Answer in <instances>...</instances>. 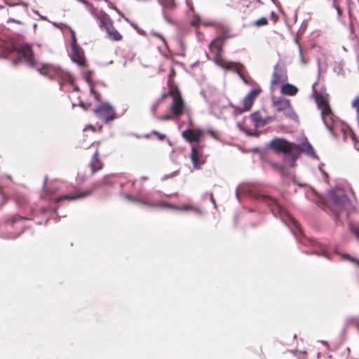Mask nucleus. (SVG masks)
<instances>
[{
	"label": "nucleus",
	"mask_w": 359,
	"mask_h": 359,
	"mask_svg": "<svg viewBox=\"0 0 359 359\" xmlns=\"http://www.w3.org/2000/svg\"><path fill=\"white\" fill-rule=\"evenodd\" d=\"M39 73L44 76H48L50 79H53L55 77L57 76L60 73L61 69H38Z\"/></svg>",
	"instance_id": "obj_24"
},
{
	"label": "nucleus",
	"mask_w": 359,
	"mask_h": 359,
	"mask_svg": "<svg viewBox=\"0 0 359 359\" xmlns=\"http://www.w3.org/2000/svg\"><path fill=\"white\" fill-rule=\"evenodd\" d=\"M33 11H34V13L35 14L38 15L40 17V18H41V19H42V20H46V17H44V16H42V15H39V13L38 11L33 10Z\"/></svg>",
	"instance_id": "obj_46"
},
{
	"label": "nucleus",
	"mask_w": 359,
	"mask_h": 359,
	"mask_svg": "<svg viewBox=\"0 0 359 359\" xmlns=\"http://www.w3.org/2000/svg\"><path fill=\"white\" fill-rule=\"evenodd\" d=\"M8 22H15V23H18V24H22L21 21L15 20L13 18H9L8 20Z\"/></svg>",
	"instance_id": "obj_43"
},
{
	"label": "nucleus",
	"mask_w": 359,
	"mask_h": 359,
	"mask_svg": "<svg viewBox=\"0 0 359 359\" xmlns=\"http://www.w3.org/2000/svg\"><path fill=\"white\" fill-rule=\"evenodd\" d=\"M25 201V198H22L21 201H17V203L20 204V205H22L24 203V202Z\"/></svg>",
	"instance_id": "obj_51"
},
{
	"label": "nucleus",
	"mask_w": 359,
	"mask_h": 359,
	"mask_svg": "<svg viewBox=\"0 0 359 359\" xmlns=\"http://www.w3.org/2000/svg\"><path fill=\"white\" fill-rule=\"evenodd\" d=\"M203 144H191L190 159L194 168L196 169H199L205 163V157L203 155Z\"/></svg>",
	"instance_id": "obj_9"
},
{
	"label": "nucleus",
	"mask_w": 359,
	"mask_h": 359,
	"mask_svg": "<svg viewBox=\"0 0 359 359\" xmlns=\"http://www.w3.org/2000/svg\"><path fill=\"white\" fill-rule=\"evenodd\" d=\"M273 120V118L271 116H267L266 118H263V121L262 123V126L266 125L267 123L271 122Z\"/></svg>",
	"instance_id": "obj_36"
},
{
	"label": "nucleus",
	"mask_w": 359,
	"mask_h": 359,
	"mask_svg": "<svg viewBox=\"0 0 359 359\" xmlns=\"http://www.w3.org/2000/svg\"><path fill=\"white\" fill-rule=\"evenodd\" d=\"M184 109V104L182 96L172 97V103L170 105L172 113L175 116H180Z\"/></svg>",
	"instance_id": "obj_17"
},
{
	"label": "nucleus",
	"mask_w": 359,
	"mask_h": 359,
	"mask_svg": "<svg viewBox=\"0 0 359 359\" xmlns=\"http://www.w3.org/2000/svg\"><path fill=\"white\" fill-rule=\"evenodd\" d=\"M69 30L72 37L71 44L72 53L71 58L72 61L74 62L77 65L84 66L86 65V59L84 57L83 50L76 43L75 32L71 28H69Z\"/></svg>",
	"instance_id": "obj_10"
},
{
	"label": "nucleus",
	"mask_w": 359,
	"mask_h": 359,
	"mask_svg": "<svg viewBox=\"0 0 359 359\" xmlns=\"http://www.w3.org/2000/svg\"><path fill=\"white\" fill-rule=\"evenodd\" d=\"M163 8L171 9L175 6L174 0H158Z\"/></svg>",
	"instance_id": "obj_27"
},
{
	"label": "nucleus",
	"mask_w": 359,
	"mask_h": 359,
	"mask_svg": "<svg viewBox=\"0 0 359 359\" xmlns=\"http://www.w3.org/2000/svg\"><path fill=\"white\" fill-rule=\"evenodd\" d=\"M95 115L107 123L116 118V114L114 107L107 102L100 104L93 109Z\"/></svg>",
	"instance_id": "obj_8"
},
{
	"label": "nucleus",
	"mask_w": 359,
	"mask_h": 359,
	"mask_svg": "<svg viewBox=\"0 0 359 359\" xmlns=\"http://www.w3.org/2000/svg\"><path fill=\"white\" fill-rule=\"evenodd\" d=\"M26 217H22L18 215L13 216L5 224L6 231L11 238H16L24 231V222Z\"/></svg>",
	"instance_id": "obj_4"
},
{
	"label": "nucleus",
	"mask_w": 359,
	"mask_h": 359,
	"mask_svg": "<svg viewBox=\"0 0 359 359\" xmlns=\"http://www.w3.org/2000/svg\"><path fill=\"white\" fill-rule=\"evenodd\" d=\"M268 163L273 169L278 171L279 172H280V171L283 170V168L284 167L280 164L276 163L272 161H269Z\"/></svg>",
	"instance_id": "obj_30"
},
{
	"label": "nucleus",
	"mask_w": 359,
	"mask_h": 359,
	"mask_svg": "<svg viewBox=\"0 0 359 359\" xmlns=\"http://www.w3.org/2000/svg\"><path fill=\"white\" fill-rule=\"evenodd\" d=\"M159 103H160V102H156V104L152 107V109H152V112H153V114H156V110H157V108H158V104H159Z\"/></svg>",
	"instance_id": "obj_40"
},
{
	"label": "nucleus",
	"mask_w": 359,
	"mask_h": 359,
	"mask_svg": "<svg viewBox=\"0 0 359 359\" xmlns=\"http://www.w3.org/2000/svg\"><path fill=\"white\" fill-rule=\"evenodd\" d=\"M99 146L100 142H95L88 148L90 153L92 154V158L88 163L91 175H94L104 168V163L100 158Z\"/></svg>",
	"instance_id": "obj_7"
},
{
	"label": "nucleus",
	"mask_w": 359,
	"mask_h": 359,
	"mask_svg": "<svg viewBox=\"0 0 359 359\" xmlns=\"http://www.w3.org/2000/svg\"><path fill=\"white\" fill-rule=\"evenodd\" d=\"M280 173L285 183L297 182L296 175L294 171L288 170L283 167V170H281Z\"/></svg>",
	"instance_id": "obj_21"
},
{
	"label": "nucleus",
	"mask_w": 359,
	"mask_h": 359,
	"mask_svg": "<svg viewBox=\"0 0 359 359\" xmlns=\"http://www.w3.org/2000/svg\"><path fill=\"white\" fill-rule=\"evenodd\" d=\"M6 180H8L10 182H12V177L11 175H4L1 177V180L2 182L5 181Z\"/></svg>",
	"instance_id": "obj_38"
},
{
	"label": "nucleus",
	"mask_w": 359,
	"mask_h": 359,
	"mask_svg": "<svg viewBox=\"0 0 359 359\" xmlns=\"http://www.w3.org/2000/svg\"><path fill=\"white\" fill-rule=\"evenodd\" d=\"M344 258L353 264H355L358 267H359V259H356V258H354V257H351L348 254H345L344 255Z\"/></svg>",
	"instance_id": "obj_31"
},
{
	"label": "nucleus",
	"mask_w": 359,
	"mask_h": 359,
	"mask_svg": "<svg viewBox=\"0 0 359 359\" xmlns=\"http://www.w3.org/2000/svg\"><path fill=\"white\" fill-rule=\"evenodd\" d=\"M88 128L90 129L93 132H95V128L92 125H89L88 126L86 127L84 130H87Z\"/></svg>",
	"instance_id": "obj_44"
},
{
	"label": "nucleus",
	"mask_w": 359,
	"mask_h": 359,
	"mask_svg": "<svg viewBox=\"0 0 359 359\" xmlns=\"http://www.w3.org/2000/svg\"><path fill=\"white\" fill-rule=\"evenodd\" d=\"M175 84V83H174L173 79L168 78V88L172 86H174Z\"/></svg>",
	"instance_id": "obj_39"
},
{
	"label": "nucleus",
	"mask_w": 359,
	"mask_h": 359,
	"mask_svg": "<svg viewBox=\"0 0 359 359\" xmlns=\"http://www.w3.org/2000/svg\"><path fill=\"white\" fill-rule=\"evenodd\" d=\"M175 76V69H171V71L169 74V78H173Z\"/></svg>",
	"instance_id": "obj_41"
},
{
	"label": "nucleus",
	"mask_w": 359,
	"mask_h": 359,
	"mask_svg": "<svg viewBox=\"0 0 359 359\" xmlns=\"http://www.w3.org/2000/svg\"><path fill=\"white\" fill-rule=\"evenodd\" d=\"M204 26H210V25H214V22H203Z\"/></svg>",
	"instance_id": "obj_49"
},
{
	"label": "nucleus",
	"mask_w": 359,
	"mask_h": 359,
	"mask_svg": "<svg viewBox=\"0 0 359 359\" xmlns=\"http://www.w3.org/2000/svg\"><path fill=\"white\" fill-rule=\"evenodd\" d=\"M287 80V75L286 71L284 69H276L272 76L271 85L277 86L284 83Z\"/></svg>",
	"instance_id": "obj_18"
},
{
	"label": "nucleus",
	"mask_w": 359,
	"mask_h": 359,
	"mask_svg": "<svg viewBox=\"0 0 359 359\" xmlns=\"http://www.w3.org/2000/svg\"><path fill=\"white\" fill-rule=\"evenodd\" d=\"M316 100L325 125L328 129H332V125L337 121V116L330 109L327 96L318 95Z\"/></svg>",
	"instance_id": "obj_2"
},
{
	"label": "nucleus",
	"mask_w": 359,
	"mask_h": 359,
	"mask_svg": "<svg viewBox=\"0 0 359 359\" xmlns=\"http://www.w3.org/2000/svg\"><path fill=\"white\" fill-rule=\"evenodd\" d=\"M352 106L355 109L356 113L359 111V97H356L352 102Z\"/></svg>",
	"instance_id": "obj_34"
},
{
	"label": "nucleus",
	"mask_w": 359,
	"mask_h": 359,
	"mask_svg": "<svg viewBox=\"0 0 359 359\" xmlns=\"http://www.w3.org/2000/svg\"><path fill=\"white\" fill-rule=\"evenodd\" d=\"M222 45L223 40L219 38L215 39L210 44V50L215 55V64L219 67H239L238 64L227 61L219 55Z\"/></svg>",
	"instance_id": "obj_3"
},
{
	"label": "nucleus",
	"mask_w": 359,
	"mask_h": 359,
	"mask_svg": "<svg viewBox=\"0 0 359 359\" xmlns=\"http://www.w3.org/2000/svg\"><path fill=\"white\" fill-rule=\"evenodd\" d=\"M210 200H211V202L214 204V205L215 206L216 205V201L212 196V194H211V196H210Z\"/></svg>",
	"instance_id": "obj_50"
},
{
	"label": "nucleus",
	"mask_w": 359,
	"mask_h": 359,
	"mask_svg": "<svg viewBox=\"0 0 359 359\" xmlns=\"http://www.w3.org/2000/svg\"><path fill=\"white\" fill-rule=\"evenodd\" d=\"M260 201L265 203L270 209L271 212L275 215H283L285 210L278 201L270 196L263 195L260 197Z\"/></svg>",
	"instance_id": "obj_11"
},
{
	"label": "nucleus",
	"mask_w": 359,
	"mask_h": 359,
	"mask_svg": "<svg viewBox=\"0 0 359 359\" xmlns=\"http://www.w3.org/2000/svg\"><path fill=\"white\" fill-rule=\"evenodd\" d=\"M171 118H172V117H171L170 115H165V116H164L161 118V119L163 120V121H168V120H170Z\"/></svg>",
	"instance_id": "obj_42"
},
{
	"label": "nucleus",
	"mask_w": 359,
	"mask_h": 359,
	"mask_svg": "<svg viewBox=\"0 0 359 359\" xmlns=\"http://www.w3.org/2000/svg\"><path fill=\"white\" fill-rule=\"evenodd\" d=\"M200 22V18L198 16H194L191 23L194 26L198 25Z\"/></svg>",
	"instance_id": "obj_37"
},
{
	"label": "nucleus",
	"mask_w": 359,
	"mask_h": 359,
	"mask_svg": "<svg viewBox=\"0 0 359 359\" xmlns=\"http://www.w3.org/2000/svg\"><path fill=\"white\" fill-rule=\"evenodd\" d=\"M237 71H238V73L240 76V77L242 79V80L243 81V82L246 84H250V76H245L242 70L243 69H236Z\"/></svg>",
	"instance_id": "obj_29"
},
{
	"label": "nucleus",
	"mask_w": 359,
	"mask_h": 359,
	"mask_svg": "<svg viewBox=\"0 0 359 359\" xmlns=\"http://www.w3.org/2000/svg\"><path fill=\"white\" fill-rule=\"evenodd\" d=\"M262 91V90L259 86H257L251 90L244 97L243 101V106L242 108L239 109L240 111L242 113L249 111L252 107L255 99L259 96Z\"/></svg>",
	"instance_id": "obj_12"
},
{
	"label": "nucleus",
	"mask_w": 359,
	"mask_h": 359,
	"mask_svg": "<svg viewBox=\"0 0 359 359\" xmlns=\"http://www.w3.org/2000/svg\"><path fill=\"white\" fill-rule=\"evenodd\" d=\"M11 53H15L18 57V62H15V65H36L34 55L29 44L11 45L6 47H0V57L6 58Z\"/></svg>",
	"instance_id": "obj_1"
},
{
	"label": "nucleus",
	"mask_w": 359,
	"mask_h": 359,
	"mask_svg": "<svg viewBox=\"0 0 359 359\" xmlns=\"http://www.w3.org/2000/svg\"><path fill=\"white\" fill-rule=\"evenodd\" d=\"M267 24V20L265 18H261L255 21V25L257 27L266 25Z\"/></svg>",
	"instance_id": "obj_32"
},
{
	"label": "nucleus",
	"mask_w": 359,
	"mask_h": 359,
	"mask_svg": "<svg viewBox=\"0 0 359 359\" xmlns=\"http://www.w3.org/2000/svg\"><path fill=\"white\" fill-rule=\"evenodd\" d=\"M187 6L190 8V9H192V5L190 4L189 1L188 0H187Z\"/></svg>",
	"instance_id": "obj_52"
},
{
	"label": "nucleus",
	"mask_w": 359,
	"mask_h": 359,
	"mask_svg": "<svg viewBox=\"0 0 359 359\" xmlns=\"http://www.w3.org/2000/svg\"><path fill=\"white\" fill-rule=\"evenodd\" d=\"M332 198L334 205V211L336 215L339 216L344 210V205L348 202V198L347 196L344 194L340 195L333 194Z\"/></svg>",
	"instance_id": "obj_15"
},
{
	"label": "nucleus",
	"mask_w": 359,
	"mask_h": 359,
	"mask_svg": "<svg viewBox=\"0 0 359 359\" xmlns=\"http://www.w3.org/2000/svg\"><path fill=\"white\" fill-rule=\"evenodd\" d=\"M158 206L160 208H163L172 209V210H179V211H194V212H196L197 214L201 213V211L198 208L195 207L194 205H184L181 207H178V206L172 205L171 203H169L160 202L158 203Z\"/></svg>",
	"instance_id": "obj_16"
},
{
	"label": "nucleus",
	"mask_w": 359,
	"mask_h": 359,
	"mask_svg": "<svg viewBox=\"0 0 359 359\" xmlns=\"http://www.w3.org/2000/svg\"><path fill=\"white\" fill-rule=\"evenodd\" d=\"M100 25L104 27L109 37L114 41H120L122 38L118 32L111 25L110 19L107 15H104L100 19Z\"/></svg>",
	"instance_id": "obj_13"
},
{
	"label": "nucleus",
	"mask_w": 359,
	"mask_h": 359,
	"mask_svg": "<svg viewBox=\"0 0 359 359\" xmlns=\"http://www.w3.org/2000/svg\"><path fill=\"white\" fill-rule=\"evenodd\" d=\"M291 220H292V222L293 224H294L297 228H298V227H299V224H298L297 221H296V220H295L294 219H293V218H292V219H291Z\"/></svg>",
	"instance_id": "obj_48"
},
{
	"label": "nucleus",
	"mask_w": 359,
	"mask_h": 359,
	"mask_svg": "<svg viewBox=\"0 0 359 359\" xmlns=\"http://www.w3.org/2000/svg\"><path fill=\"white\" fill-rule=\"evenodd\" d=\"M168 94L169 95L172 96V97L181 96V93L178 89V87L175 84L169 87Z\"/></svg>",
	"instance_id": "obj_28"
},
{
	"label": "nucleus",
	"mask_w": 359,
	"mask_h": 359,
	"mask_svg": "<svg viewBox=\"0 0 359 359\" xmlns=\"http://www.w3.org/2000/svg\"><path fill=\"white\" fill-rule=\"evenodd\" d=\"M168 95H169L168 93L163 94L162 96H161V98L160 99V100L158 102H161L164 99H165Z\"/></svg>",
	"instance_id": "obj_45"
},
{
	"label": "nucleus",
	"mask_w": 359,
	"mask_h": 359,
	"mask_svg": "<svg viewBox=\"0 0 359 359\" xmlns=\"http://www.w3.org/2000/svg\"><path fill=\"white\" fill-rule=\"evenodd\" d=\"M104 181L105 179H102V180L95 182L92 184L91 187L88 189L84 191H79L75 194H65L62 196L57 197L54 198V202L57 203L64 200H77L86 198L91 195L95 189L102 186L104 184Z\"/></svg>",
	"instance_id": "obj_5"
},
{
	"label": "nucleus",
	"mask_w": 359,
	"mask_h": 359,
	"mask_svg": "<svg viewBox=\"0 0 359 359\" xmlns=\"http://www.w3.org/2000/svg\"><path fill=\"white\" fill-rule=\"evenodd\" d=\"M356 327H357V330H358V332H359V323H358V324L356 325Z\"/></svg>",
	"instance_id": "obj_53"
},
{
	"label": "nucleus",
	"mask_w": 359,
	"mask_h": 359,
	"mask_svg": "<svg viewBox=\"0 0 359 359\" xmlns=\"http://www.w3.org/2000/svg\"><path fill=\"white\" fill-rule=\"evenodd\" d=\"M251 118L257 126H262V123L263 121V118L259 111L252 114Z\"/></svg>",
	"instance_id": "obj_26"
},
{
	"label": "nucleus",
	"mask_w": 359,
	"mask_h": 359,
	"mask_svg": "<svg viewBox=\"0 0 359 359\" xmlns=\"http://www.w3.org/2000/svg\"><path fill=\"white\" fill-rule=\"evenodd\" d=\"M92 74H93L92 71H86L83 73V76L84 80L89 84L90 87L91 94H93L94 95L95 98L97 101H100V95L97 92H96L94 89L95 84L93 81Z\"/></svg>",
	"instance_id": "obj_19"
},
{
	"label": "nucleus",
	"mask_w": 359,
	"mask_h": 359,
	"mask_svg": "<svg viewBox=\"0 0 359 359\" xmlns=\"http://www.w3.org/2000/svg\"><path fill=\"white\" fill-rule=\"evenodd\" d=\"M300 149L301 153L304 152L311 156L316 157L315 151L310 143L304 144L302 147H300Z\"/></svg>",
	"instance_id": "obj_25"
},
{
	"label": "nucleus",
	"mask_w": 359,
	"mask_h": 359,
	"mask_svg": "<svg viewBox=\"0 0 359 359\" xmlns=\"http://www.w3.org/2000/svg\"><path fill=\"white\" fill-rule=\"evenodd\" d=\"M203 131L201 128L187 129L182 133V137L191 144H201V138Z\"/></svg>",
	"instance_id": "obj_14"
},
{
	"label": "nucleus",
	"mask_w": 359,
	"mask_h": 359,
	"mask_svg": "<svg viewBox=\"0 0 359 359\" xmlns=\"http://www.w3.org/2000/svg\"><path fill=\"white\" fill-rule=\"evenodd\" d=\"M152 134L157 136L158 138L161 140V141H163L165 139V135L164 134H161L160 133H158V131L156 130H153L152 131Z\"/></svg>",
	"instance_id": "obj_35"
},
{
	"label": "nucleus",
	"mask_w": 359,
	"mask_h": 359,
	"mask_svg": "<svg viewBox=\"0 0 359 359\" xmlns=\"http://www.w3.org/2000/svg\"><path fill=\"white\" fill-rule=\"evenodd\" d=\"M154 34L155 36H158V38H160V39L162 40V41H163L164 43H165V41L164 38H163L161 34Z\"/></svg>",
	"instance_id": "obj_47"
},
{
	"label": "nucleus",
	"mask_w": 359,
	"mask_h": 359,
	"mask_svg": "<svg viewBox=\"0 0 359 359\" xmlns=\"http://www.w3.org/2000/svg\"><path fill=\"white\" fill-rule=\"evenodd\" d=\"M352 233L355 235L358 241H359V226H352L351 228Z\"/></svg>",
	"instance_id": "obj_33"
},
{
	"label": "nucleus",
	"mask_w": 359,
	"mask_h": 359,
	"mask_svg": "<svg viewBox=\"0 0 359 359\" xmlns=\"http://www.w3.org/2000/svg\"><path fill=\"white\" fill-rule=\"evenodd\" d=\"M301 154L300 146H299L297 149L293 150L290 154H285V161L291 167L293 168L295 166L296 161L298 159Z\"/></svg>",
	"instance_id": "obj_20"
},
{
	"label": "nucleus",
	"mask_w": 359,
	"mask_h": 359,
	"mask_svg": "<svg viewBox=\"0 0 359 359\" xmlns=\"http://www.w3.org/2000/svg\"><path fill=\"white\" fill-rule=\"evenodd\" d=\"M273 104L278 111L289 110L292 108L289 100L277 99L273 101Z\"/></svg>",
	"instance_id": "obj_22"
},
{
	"label": "nucleus",
	"mask_w": 359,
	"mask_h": 359,
	"mask_svg": "<svg viewBox=\"0 0 359 359\" xmlns=\"http://www.w3.org/2000/svg\"><path fill=\"white\" fill-rule=\"evenodd\" d=\"M297 88L290 83L283 84L281 87V93L286 95H295L297 93Z\"/></svg>",
	"instance_id": "obj_23"
},
{
	"label": "nucleus",
	"mask_w": 359,
	"mask_h": 359,
	"mask_svg": "<svg viewBox=\"0 0 359 359\" xmlns=\"http://www.w3.org/2000/svg\"><path fill=\"white\" fill-rule=\"evenodd\" d=\"M2 190H3L2 187H0V193H1V192H2Z\"/></svg>",
	"instance_id": "obj_54"
},
{
	"label": "nucleus",
	"mask_w": 359,
	"mask_h": 359,
	"mask_svg": "<svg viewBox=\"0 0 359 359\" xmlns=\"http://www.w3.org/2000/svg\"><path fill=\"white\" fill-rule=\"evenodd\" d=\"M299 146V145L280 137H275L272 139L269 143L270 149L277 153H283L284 154H290V152L297 149Z\"/></svg>",
	"instance_id": "obj_6"
}]
</instances>
